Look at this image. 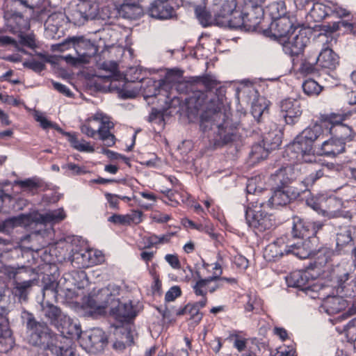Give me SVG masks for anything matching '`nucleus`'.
Here are the masks:
<instances>
[{"mask_svg":"<svg viewBox=\"0 0 356 356\" xmlns=\"http://www.w3.org/2000/svg\"><path fill=\"white\" fill-rule=\"evenodd\" d=\"M198 280L193 286L194 293L197 296H206L208 291V286L218 279V276L212 275L207 278H202L199 273H197Z\"/></svg>","mask_w":356,"mask_h":356,"instance_id":"nucleus-39","label":"nucleus"},{"mask_svg":"<svg viewBox=\"0 0 356 356\" xmlns=\"http://www.w3.org/2000/svg\"><path fill=\"white\" fill-rule=\"evenodd\" d=\"M312 280L308 272L304 270H296L286 277V282L289 287L300 289L307 291L310 288Z\"/></svg>","mask_w":356,"mask_h":356,"instance_id":"nucleus-26","label":"nucleus"},{"mask_svg":"<svg viewBox=\"0 0 356 356\" xmlns=\"http://www.w3.org/2000/svg\"><path fill=\"white\" fill-rule=\"evenodd\" d=\"M114 128V124L110 120V118L104 115L102 121L98 125L97 129V134L99 139L101 140L104 145L106 147H112L115 144V136L111 132V130Z\"/></svg>","mask_w":356,"mask_h":356,"instance_id":"nucleus-25","label":"nucleus"},{"mask_svg":"<svg viewBox=\"0 0 356 356\" xmlns=\"http://www.w3.org/2000/svg\"><path fill=\"white\" fill-rule=\"evenodd\" d=\"M302 88L304 93L309 97L318 96L323 90V87L312 79L305 80Z\"/></svg>","mask_w":356,"mask_h":356,"instance_id":"nucleus-46","label":"nucleus"},{"mask_svg":"<svg viewBox=\"0 0 356 356\" xmlns=\"http://www.w3.org/2000/svg\"><path fill=\"white\" fill-rule=\"evenodd\" d=\"M284 246H288V244L285 243L284 238L282 237L277 238L266 248V257H268L269 259L272 258L275 259L282 257L284 254H287L286 252L284 250Z\"/></svg>","mask_w":356,"mask_h":356,"instance_id":"nucleus-34","label":"nucleus"},{"mask_svg":"<svg viewBox=\"0 0 356 356\" xmlns=\"http://www.w3.org/2000/svg\"><path fill=\"white\" fill-rule=\"evenodd\" d=\"M225 95V89L222 87H218L216 89V96H210L208 93L203 91H197L193 94L190 98V104L193 106V108L197 111H202L201 115L207 110V107L213 100H217L220 97L222 99V107L223 106V102Z\"/></svg>","mask_w":356,"mask_h":356,"instance_id":"nucleus-13","label":"nucleus"},{"mask_svg":"<svg viewBox=\"0 0 356 356\" xmlns=\"http://www.w3.org/2000/svg\"><path fill=\"white\" fill-rule=\"evenodd\" d=\"M280 111L287 124L298 123L302 115L301 104L299 100L287 98L280 102Z\"/></svg>","mask_w":356,"mask_h":356,"instance_id":"nucleus-16","label":"nucleus"},{"mask_svg":"<svg viewBox=\"0 0 356 356\" xmlns=\"http://www.w3.org/2000/svg\"><path fill=\"white\" fill-rule=\"evenodd\" d=\"M243 9V17L245 20V31H262L267 25L264 24V10L262 3L265 0H248Z\"/></svg>","mask_w":356,"mask_h":356,"instance_id":"nucleus-5","label":"nucleus"},{"mask_svg":"<svg viewBox=\"0 0 356 356\" xmlns=\"http://www.w3.org/2000/svg\"><path fill=\"white\" fill-rule=\"evenodd\" d=\"M24 66L36 72H40L45 67V65L43 62L35 60L25 62Z\"/></svg>","mask_w":356,"mask_h":356,"instance_id":"nucleus-60","label":"nucleus"},{"mask_svg":"<svg viewBox=\"0 0 356 356\" xmlns=\"http://www.w3.org/2000/svg\"><path fill=\"white\" fill-rule=\"evenodd\" d=\"M353 228L351 227H346L337 234V248L339 252L342 251L343 246L353 241Z\"/></svg>","mask_w":356,"mask_h":356,"instance_id":"nucleus-44","label":"nucleus"},{"mask_svg":"<svg viewBox=\"0 0 356 356\" xmlns=\"http://www.w3.org/2000/svg\"><path fill=\"white\" fill-rule=\"evenodd\" d=\"M91 250H84L83 252H77L73 257L74 259L79 260L83 267H88L96 264L95 259L92 258Z\"/></svg>","mask_w":356,"mask_h":356,"instance_id":"nucleus-50","label":"nucleus"},{"mask_svg":"<svg viewBox=\"0 0 356 356\" xmlns=\"http://www.w3.org/2000/svg\"><path fill=\"white\" fill-rule=\"evenodd\" d=\"M327 7H328L330 15H333L337 17L343 18L348 17L351 14L350 10L337 1L327 0Z\"/></svg>","mask_w":356,"mask_h":356,"instance_id":"nucleus-47","label":"nucleus"},{"mask_svg":"<svg viewBox=\"0 0 356 356\" xmlns=\"http://www.w3.org/2000/svg\"><path fill=\"white\" fill-rule=\"evenodd\" d=\"M19 43L31 49L36 47L35 35L33 34H20Z\"/></svg>","mask_w":356,"mask_h":356,"instance_id":"nucleus-57","label":"nucleus"},{"mask_svg":"<svg viewBox=\"0 0 356 356\" xmlns=\"http://www.w3.org/2000/svg\"><path fill=\"white\" fill-rule=\"evenodd\" d=\"M309 15L316 22H321L326 17L330 16L328 7H327V0H325L324 2L322 3L315 2L309 13Z\"/></svg>","mask_w":356,"mask_h":356,"instance_id":"nucleus-38","label":"nucleus"},{"mask_svg":"<svg viewBox=\"0 0 356 356\" xmlns=\"http://www.w3.org/2000/svg\"><path fill=\"white\" fill-rule=\"evenodd\" d=\"M332 255V252L327 248H321L317 251L314 249V254L312 257H315L314 265L317 268H321L329 262Z\"/></svg>","mask_w":356,"mask_h":356,"instance_id":"nucleus-43","label":"nucleus"},{"mask_svg":"<svg viewBox=\"0 0 356 356\" xmlns=\"http://www.w3.org/2000/svg\"><path fill=\"white\" fill-rule=\"evenodd\" d=\"M349 278L348 273H344L337 277V293L350 298H356V277L349 282H346ZM353 307L356 312V302L353 303Z\"/></svg>","mask_w":356,"mask_h":356,"instance_id":"nucleus-24","label":"nucleus"},{"mask_svg":"<svg viewBox=\"0 0 356 356\" xmlns=\"http://www.w3.org/2000/svg\"><path fill=\"white\" fill-rule=\"evenodd\" d=\"M65 135L67 136L68 141L70 142L71 146L77 151L90 153L95 152V148L90 145V142H87L83 138L79 140L76 134L66 132L65 133Z\"/></svg>","mask_w":356,"mask_h":356,"instance_id":"nucleus-35","label":"nucleus"},{"mask_svg":"<svg viewBox=\"0 0 356 356\" xmlns=\"http://www.w3.org/2000/svg\"><path fill=\"white\" fill-rule=\"evenodd\" d=\"M234 264L241 270H245L248 267V260L245 257L240 254L234 257Z\"/></svg>","mask_w":356,"mask_h":356,"instance_id":"nucleus-64","label":"nucleus"},{"mask_svg":"<svg viewBox=\"0 0 356 356\" xmlns=\"http://www.w3.org/2000/svg\"><path fill=\"white\" fill-rule=\"evenodd\" d=\"M111 314L120 322H127L136 317V312L131 301L121 302L118 299H113Z\"/></svg>","mask_w":356,"mask_h":356,"instance_id":"nucleus-17","label":"nucleus"},{"mask_svg":"<svg viewBox=\"0 0 356 356\" xmlns=\"http://www.w3.org/2000/svg\"><path fill=\"white\" fill-rule=\"evenodd\" d=\"M345 142H341L333 136L325 140L321 145V154L328 156H336L345 151Z\"/></svg>","mask_w":356,"mask_h":356,"instance_id":"nucleus-29","label":"nucleus"},{"mask_svg":"<svg viewBox=\"0 0 356 356\" xmlns=\"http://www.w3.org/2000/svg\"><path fill=\"white\" fill-rule=\"evenodd\" d=\"M113 299L114 297L110 289L105 287L97 291L93 290L90 292L86 298L84 304L90 309L102 312L106 309L110 303L112 304Z\"/></svg>","mask_w":356,"mask_h":356,"instance_id":"nucleus-11","label":"nucleus"},{"mask_svg":"<svg viewBox=\"0 0 356 356\" xmlns=\"http://www.w3.org/2000/svg\"><path fill=\"white\" fill-rule=\"evenodd\" d=\"M324 224L321 221L312 222L294 216L292 218L291 234L293 238L310 239L316 236L318 232L323 227Z\"/></svg>","mask_w":356,"mask_h":356,"instance_id":"nucleus-10","label":"nucleus"},{"mask_svg":"<svg viewBox=\"0 0 356 356\" xmlns=\"http://www.w3.org/2000/svg\"><path fill=\"white\" fill-rule=\"evenodd\" d=\"M323 127L322 124H315L312 127H308L303 130L300 135L309 143L314 145V143L317 140L324 139Z\"/></svg>","mask_w":356,"mask_h":356,"instance_id":"nucleus-40","label":"nucleus"},{"mask_svg":"<svg viewBox=\"0 0 356 356\" xmlns=\"http://www.w3.org/2000/svg\"><path fill=\"white\" fill-rule=\"evenodd\" d=\"M15 345V341L9 328L6 318L0 315V349L2 351L10 350Z\"/></svg>","mask_w":356,"mask_h":356,"instance_id":"nucleus-28","label":"nucleus"},{"mask_svg":"<svg viewBox=\"0 0 356 356\" xmlns=\"http://www.w3.org/2000/svg\"><path fill=\"white\" fill-rule=\"evenodd\" d=\"M200 126L204 132L213 131L212 142L216 148L228 145L237 138L236 126L229 116L222 111L221 97L211 102L200 115Z\"/></svg>","mask_w":356,"mask_h":356,"instance_id":"nucleus-1","label":"nucleus"},{"mask_svg":"<svg viewBox=\"0 0 356 356\" xmlns=\"http://www.w3.org/2000/svg\"><path fill=\"white\" fill-rule=\"evenodd\" d=\"M227 22L225 26H229L234 29H243L245 30V20L243 17V10L239 12L234 10L229 17L227 18Z\"/></svg>","mask_w":356,"mask_h":356,"instance_id":"nucleus-45","label":"nucleus"},{"mask_svg":"<svg viewBox=\"0 0 356 356\" xmlns=\"http://www.w3.org/2000/svg\"><path fill=\"white\" fill-rule=\"evenodd\" d=\"M345 118L346 115L343 114L331 113L330 115H326L323 118L321 124L327 131H328L330 127L335 126L338 124H343V121Z\"/></svg>","mask_w":356,"mask_h":356,"instance_id":"nucleus-49","label":"nucleus"},{"mask_svg":"<svg viewBox=\"0 0 356 356\" xmlns=\"http://www.w3.org/2000/svg\"><path fill=\"white\" fill-rule=\"evenodd\" d=\"M343 296L340 294V296H329L325 298L320 307L321 312H324L328 315H334L344 310L348 303Z\"/></svg>","mask_w":356,"mask_h":356,"instance_id":"nucleus-21","label":"nucleus"},{"mask_svg":"<svg viewBox=\"0 0 356 356\" xmlns=\"http://www.w3.org/2000/svg\"><path fill=\"white\" fill-rule=\"evenodd\" d=\"M66 217L65 213L63 209H58L52 211H49L42 214L41 218L42 220L47 222H58L64 220Z\"/></svg>","mask_w":356,"mask_h":356,"instance_id":"nucleus-48","label":"nucleus"},{"mask_svg":"<svg viewBox=\"0 0 356 356\" xmlns=\"http://www.w3.org/2000/svg\"><path fill=\"white\" fill-rule=\"evenodd\" d=\"M286 254H293L301 259L310 258L314 254V248L310 239H305L297 243L288 244L284 247Z\"/></svg>","mask_w":356,"mask_h":356,"instance_id":"nucleus-19","label":"nucleus"},{"mask_svg":"<svg viewBox=\"0 0 356 356\" xmlns=\"http://www.w3.org/2000/svg\"><path fill=\"white\" fill-rule=\"evenodd\" d=\"M328 208L332 212H336L340 210L342 206L341 201L336 197H330L327 200Z\"/></svg>","mask_w":356,"mask_h":356,"instance_id":"nucleus-63","label":"nucleus"},{"mask_svg":"<svg viewBox=\"0 0 356 356\" xmlns=\"http://www.w3.org/2000/svg\"><path fill=\"white\" fill-rule=\"evenodd\" d=\"M88 339L91 346L102 350L108 343V338L105 332L100 328L92 329L88 334Z\"/></svg>","mask_w":356,"mask_h":356,"instance_id":"nucleus-36","label":"nucleus"},{"mask_svg":"<svg viewBox=\"0 0 356 356\" xmlns=\"http://www.w3.org/2000/svg\"><path fill=\"white\" fill-rule=\"evenodd\" d=\"M297 58H292L293 67H297L301 74L309 75L316 72V67L318 66L316 53L309 54L300 60Z\"/></svg>","mask_w":356,"mask_h":356,"instance_id":"nucleus-23","label":"nucleus"},{"mask_svg":"<svg viewBox=\"0 0 356 356\" xmlns=\"http://www.w3.org/2000/svg\"><path fill=\"white\" fill-rule=\"evenodd\" d=\"M215 5H219L218 10H216V20L217 26H225L227 18L232 15L236 10V0H215Z\"/></svg>","mask_w":356,"mask_h":356,"instance_id":"nucleus-22","label":"nucleus"},{"mask_svg":"<svg viewBox=\"0 0 356 356\" xmlns=\"http://www.w3.org/2000/svg\"><path fill=\"white\" fill-rule=\"evenodd\" d=\"M282 14V16L280 14L278 16L273 15L274 19L270 24L267 28L263 29V33L266 36L283 41L294 29H298L299 26L294 24V17L291 18L289 15H284V10Z\"/></svg>","mask_w":356,"mask_h":356,"instance_id":"nucleus-6","label":"nucleus"},{"mask_svg":"<svg viewBox=\"0 0 356 356\" xmlns=\"http://www.w3.org/2000/svg\"><path fill=\"white\" fill-rule=\"evenodd\" d=\"M70 44L75 49L76 54L83 59L82 61L86 63H89L90 59L97 52L95 46L90 40L84 39L83 37L67 38L62 43L56 44V49L63 51Z\"/></svg>","mask_w":356,"mask_h":356,"instance_id":"nucleus-9","label":"nucleus"},{"mask_svg":"<svg viewBox=\"0 0 356 356\" xmlns=\"http://www.w3.org/2000/svg\"><path fill=\"white\" fill-rule=\"evenodd\" d=\"M264 142L271 149H275L281 145L282 140L279 135L274 132H269L264 136Z\"/></svg>","mask_w":356,"mask_h":356,"instance_id":"nucleus-53","label":"nucleus"},{"mask_svg":"<svg viewBox=\"0 0 356 356\" xmlns=\"http://www.w3.org/2000/svg\"><path fill=\"white\" fill-rule=\"evenodd\" d=\"M120 16L128 19H136L143 15V8L133 0H125L118 8Z\"/></svg>","mask_w":356,"mask_h":356,"instance_id":"nucleus-27","label":"nucleus"},{"mask_svg":"<svg viewBox=\"0 0 356 356\" xmlns=\"http://www.w3.org/2000/svg\"><path fill=\"white\" fill-rule=\"evenodd\" d=\"M41 308L43 315L47 318L51 325L60 329L63 334H67L70 338L79 339L81 334V329L79 325L74 323L72 320L61 309L49 302H42Z\"/></svg>","mask_w":356,"mask_h":356,"instance_id":"nucleus-3","label":"nucleus"},{"mask_svg":"<svg viewBox=\"0 0 356 356\" xmlns=\"http://www.w3.org/2000/svg\"><path fill=\"white\" fill-rule=\"evenodd\" d=\"M318 66L334 70L339 65V56L329 46L323 47L318 54H316Z\"/></svg>","mask_w":356,"mask_h":356,"instance_id":"nucleus-20","label":"nucleus"},{"mask_svg":"<svg viewBox=\"0 0 356 356\" xmlns=\"http://www.w3.org/2000/svg\"><path fill=\"white\" fill-rule=\"evenodd\" d=\"M265 112L268 113L267 106L262 105L259 102H253L251 113L254 119L259 122L261 117Z\"/></svg>","mask_w":356,"mask_h":356,"instance_id":"nucleus-55","label":"nucleus"},{"mask_svg":"<svg viewBox=\"0 0 356 356\" xmlns=\"http://www.w3.org/2000/svg\"><path fill=\"white\" fill-rule=\"evenodd\" d=\"M305 191V188H298L293 187V189L277 187L268 203L266 205H269L273 207L279 206H285L289 204L291 200L297 198L300 195Z\"/></svg>","mask_w":356,"mask_h":356,"instance_id":"nucleus-14","label":"nucleus"},{"mask_svg":"<svg viewBox=\"0 0 356 356\" xmlns=\"http://www.w3.org/2000/svg\"><path fill=\"white\" fill-rule=\"evenodd\" d=\"M267 152L261 145H254L250 152V156L254 161H260L267 156Z\"/></svg>","mask_w":356,"mask_h":356,"instance_id":"nucleus-54","label":"nucleus"},{"mask_svg":"<svg viewBox=\"0 0 356 356\" xmlns=\"http://www.w3.org/2000/svg\"><path fill=\"white\" fill-rule=\"evenodd\" d=\"M325 168L323 167L321 169L316 170L315 172L311 173L307 177H306L303 181H301L300 185H302L301 188H305V191L308 189L309 186H312L314 184V182L323 177Z\"/></svg>","mask_w":356,"mask_h":356,"instance_id":"nucleus-51","label":"nucleus"},{"mask_svg":"<svg viewBox=\"0 0 356 356\" xmlns=\"http://www.w3.org/2000/svg\"><path fill=\"white\" fill-rule=\"evenodd\" d=\"M99 13V4L92 0H81L73 8L69 20L76 26H82L88 20L95 19Z\"/></svg>","mask_w":356,"mask_h":356,"instance_id":"nucleus-7","label":"nucleus"},{"mask_svg":"<svg viewBox=\"0 0 356 356\" xmlns=\"http://www.w3.org/2000/svg\"><path fill=\"white\" fill-rule=\"evenodd\" d=\"M142 213L140 211H135L132 215L126 214H113L108 218V221L118 225H129L132 222L136 224L141 221Z\"/></svg>","mask_w":356,"mask_h":356,"instance_id":"nucleus-32","label":"nucleus"},{"mask_svg":"<svg viewBox=\"0 0 356 356\" xmlns=\"http://www.w3.org/2000/svg\"><path fill=\"white\" fill-rule=\"evenodd\" d=\"M233 338H235V341L234 344V347L238 351H243L246 347V340L239 339L238 335L237 334H231L227 338V339L231 340Z\"/></svg>","mask_w":356,"mask_h":356,"instance_id":"nucleus-62","label":"nucleus"},{"mask_svg":"<svg viewBox=\"0 0 356 356\" xmlns=\"http://www.w3.org/2000/svg\"><path fill=\"white\" fill-rule=\"evenodd\" d=\"M299 174L300 172L297 168L288 165L277 170L271 175V179L277 187L292 189L294 186H291L290 185L296 184Z\"/></svg>","mask_w":356,"mask_h":356,"instance_id":"nucleus-15","label":"nucleus"},{"mask_svg":"<svg viewBox=\"0 0 356 356\" xmlns=\"http://www.w3.org/2000/svg\"><path fill=\"white\" fill-rule=\"evenodd\" d=\"M250 204L245 209V220L249 227L256 232H264L275 226V219L263 209L266 206L264 201L258 199Z\"/></svg>","mask_w":356,"mask_h":356,"instance_id":"nucleus-4","label":"nucleus"},{"mask_svg":"<svg viewBox=\"0 0 356 356\" xmlns=\"http://www.w3.org/2000/svg\"><path fill=\"white\" fill-rule=\"evenodd\" d=\"M181 295V291L179 286H174L171 287L165 293V300L166 302L175 300L177 297Z\"/></svg>","mask_w":356,"mask_h":356,"instance_id":"nucleus-59","label":"nucleus"},{"mask_svg":"<svg viewBox=\"0 0 356 356\" xmlns=\"http://www.w3.org/2000/svg\"><path fill=\"white\" fill-rule=\"evenodd\" d=\"M195 13L198 21L204 27L217 25L216 14L213 17L204 6L198 5L195 8Z\"/></svg>","mask_w":356,"mask_h":356,"instance_id":"nucleus-37","label":"nucleus"},{"mask_svg":"<svg viewBox=\"0 0 356 356\" xmlns=\"http://www.w3.org/2000/svg\"><path fill=\"white\" fill-rule=\"evenodd\" d=\"M22 318L26 319L27 330L30 332V341L35 346H40L42 350H49L56 347L54 343L56 334L44 322H39L32 313L24 311Z\"/></svg>","mask_w":356,"mask_h":356,"instance_id":"nucleus-2","label":"nucleus"},{"mask_svg":"<svg viewBox=\"0 0 356 356\" xmlns=\"http://www.w3.org/2000/svg\"><path fill=\"white\" fill-rule=\"evenodd\" d=\"M143 241L145 243L144 247L140 248V250L149 249L152 247H156L159 245L158 236L152 234L143 237Z\"/></svg>","mask_w":356,"mask_h":356,"instance_id":"nucleus-58","label":"nucleus"},{"mask_svg":"<svg viewBox=\"0 0 356 356\" xmlns=\"http://www.w3.org/2000/svg\"><path fill=\"white\" fill-rule=\"evenodd\" d=\"M106 200L109 204V207L114 209H119V197L120 195L112 194L110 193H106L104 194Z\"/></svg>","mask_w":356,"mask_h":356,"instance_id":"nucleus-61","label":"nucleus"},{"mask_svg":"<svg viewBox=\"0 0 356 356\" xmlns=\"http://www.w3.org/2000/svg\"><path fill=\"white\" fill-rule=\"evenodd\" d=\"M289 149L295 152L298 161L305 163H312L316 161L313 145L299 134L296 137Z\"/></svg>","mask_w":356,"mask_h":356,"instance_id":"nucleus-12","label":"nucleus"},{"mask_svg":"<svg viewBox=\"0 0 356 356\" xmlns=\"http://www.w3.org/2000/svg\"><path fill=\"white\" fill-rule=\"evenodd\" d=\"M51 352L56 356H79L72 348H64L56 346L51 348Z\"/></svg>","mask_w":356,"mask_h":356,"instance_id":"nucleus-56","label":"nucleus"},{"mask_svg":"<svg viewBox=\"0 0 356 356\" xmlns=\"http://www.w3.org/2000/svg\"><path fill=\"white\" fill-rule=\"evenodd\" d=\"M18 273L17 272L14 276V286L13 294L19 298L21 301H26L28 300L29 291L33 284V280H25L19 282L20 277H17Z\"/></svg>","mask_w":356,"mask_h":356,"instance_id":"nucleus-31","label":"nucleus"},{"mask_svg":"<svg viewBox=\"0 0 356 356\" xmlns=\"http://www.w3.org/2000/svg\"><path fill=\"white\" fill-rule=\"evenodd\" d=\"M191 83L193 85L202 84L207 90L205 92L206 93H208L210 96H216V94L213 95L212 93L211 90L217 87L218 82L212 79L210 76L205 75L202 76L193 77Z\"/></svg>","mask_w":356,"mask_h":356,"instance_id":"nucleus-42","label":"nucleus"},{"mask_svg":"<svg viewBox=\"0 0 356 356\" xmlns=\"http://www.w3.org/2000/svg\"><path fill=\"white\" fill-rule=\"evenodd\" d=\"M310 42L307 35V31L303 29H294L287 37V40H283V50L286 54L292 58L298 57L303 54L305 48Z\"/></svg>","mask_w":356,"mask_h":356,"instance_id":"nucleus-8","label":"nucleus"},{"mask_svg":"<svg viewBox=\"0 0 356 356\" xmlns=\"http://www.w3.org/2000/svg\"><path fill=\"white\" fill-rule=\"evenodd\" d=\"M149 15L159 19H168L176 17L174 8L167 0H154L148 9Z\"/></svg>","mask_w":356,"mask_h":356,"instance_id":"nucleus-18","label":"nucleus"},{"mask_svg":"<svg viewBox=\"0 0 356 356\" xmlns=\"http://www.w3.org/2000/svg\"><path fill=\"white\" fill-rule=\"evenodd\" d=\"M247 302L245 305V310L246 312H253L258 310L260 307V300L255 294L251 293L246 295Z\"/></svg>","mask_w":356,"mask_h":356,"instance_id":"nucleus-52","label":"nucleus"},{"mask_svg":"<svg viewBox=\"0 0 356 356\" xmlns=\"http://www.w3.org/2000/svg\"><path fill=\"white\" fill-rule=\"evenodd\" d=\"M176 314L177 316L189 315V319L193 321L196 324H198L203 317V314L199 311V308L192 303H188L183 308L177 310Z\"/></svg>","mask_w":356,"mask_h":356,"instance_id":"nucleus-41","label":"nucleus"},{"mask_svg":"<svg viewBox=\"0 0 356 356\" xmlns=\"http://www.w3.org/2000/svg\"><path fill=\"white\" fill-rule=\"evenodd\" d=\"M331 136L334 137L341 142H346L351 140L353 130L351 127L345 124H338L335 126L330 127L327 131Z\"/></svg>","mask_w":356,"mask_h":356,"instance_id":"nucleus-33","label":"nucleus"},{"mask_svg":"<svg viewBox=\"0 0 356 356\" xmlns=\"http://www.w3.org/2000/svg\"><path fill=\"white\" fill-rule=\"evenodd\" d=\"M104 115L102 113H97L93 116L88 118L80 127L81 133L89 138H94L97 135L98 125L102 121Z\"/></svg>","mask_w":356,"mask_h":356,"instance_id":"nucleus-30","label":"nucleus"}]
</instances>
